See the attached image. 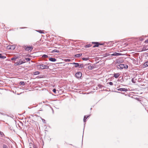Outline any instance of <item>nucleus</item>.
<instances>
[{
  "mask_svg": "<svg viewBox=\"0 0 148 148\" xmlns=\"http://www.w3.org/2000/svg\"><path fill=\"white\" fill-rule=\"evenodd\" d=\"M40 69H47L49 68V66L47 64H41L38 65L37 66Z\"/></svg>",
  "mask_w": 148,
  "mask_h": 148,
  "instance_id": "obj_1",
  "label": "nucleus"
},
{
  "mask_svg": "<svg viewBox=\"0 0 148 148\" xmlns=\"http://www.w3.org/2000/svg\"><path fill=\"white\" fill-rule=\"evenodd\" d=\"M24 48L25 49V50L26 51H31L33 49V47L32 46L26 45L24 47Z\"/></svg>",
  "mask_w": 148,
  "mask_h": 148,
  "instance_id": "obj_2",
  "label": "nucleus"
},
{
  "mask_svg": "<svg viewBox=\"0 0 148 148\" xmlns=\"http://www.w3.org/2000/svg\"><path fill=\"white\" fill-rule=\"evenodd\" d=\"M16 47L14 45H9L6 48L8 50H14Z\"/></svg>",
  "mask_w": 148,
  "mask_h": 148,
  "instance_id": "obj_3",
  "label": "nucleus"
},
{
  "mask_svg": "<svg viewBox=\"0 0 148 148\" xmlns=\"http://www.w3.org/2000/svg\"><path fill=\"white\" fill-rule=\"evenodd\" d=\"M82 73L81 72H78L75 74L76 77L78 79L80 78L82 76Z\"/></svg>",
  "mask_w": 148,
  "mask_h": 148,
  "instance_id": "obj_4",
  "label": "nucleus"
},
{
  "mask_svg": "<svg viewBox=\"0 0 148 148\" xmlns=\"http://www.w3.org/2000/svg\"><path fill=\"white\" fill-rule=\"evenodd\" d=\"M25 62H23V61H21V60H20L16 62L15 63V65H19Z\"/></svg>",
  "mask_w": 148,
  "mask_h": 148,
  "instance_id": "obj_5",
  "label": "nucleus"
},
{
  "mask_svg": "<svg viewBox=\"0 0 148 148\" xmlns=\"http://www.w3.org/2000/svg\"><path fill=\"white\" fill-rule=\"evenodd\" d=\"M92 44H95V45L93 46V48L98 47L99 45H101V44H100L98 42H92Z\"/></svg>",
  "mask_w": 148,
  "mask_h": 148,
  "instance_id": "obj_6",
  "label": "nucleus"
},
{
  "mask_svg": "<svg viewBox=\"0 0 148 148\" xmlns=\"http://www.w3.org/2000/svg\"><path fill=\"white\" fill-rule=\"evenodd\" d=\"M122 55V54L120 53H116V52L114 53H113V54H111V56H120V55Z\"/></svg>",
  "mask_w": 148,
  "mask_h": 148,
  "instance_id": "obj_7",
  "label": "nucleus"
},
{
  "mask_svg": "<svg viewBox=\"0 0 148 148\" xmlns=\"http://www.w3.org/2000/svg\"><path fill=\"white\" fill-rule=\"evenodd\" d=\"M118 91H126L127 90V89L124 88H120L117 89Z\"/></svg>",
  "mask_w": 148,
  "mask_h": 148,
  "instance_id": "obj_8",
  "label": "nucleus"
},
{
  "mask_svg": "<svg viewBox=\"0 0 148 148\" xmlns=\"http://www.w3.org/2000/svg\"><path fill=\"white\" fill-rule=\"evenodd\" d=\"M147 66H148V61L145 62L143 65V68H145Z\"/></svg>",
  "mask_w": 148,
  "mask_h": 148,
  "instance_id": "obj_9",
  "label": "nucleus"
},
{
  "mask_svg": "<svg viewBox=\"0 0 148 148\" xmlns=\"http://www.w3.org/2000/svg\"><path fill=\"white\" fill-rule=\"evenodd\" d=\"M125 65V64H119V67H118V68H120L121 69H123V68H124V66Z\"/></svg>",
  "mask_w": 148,
  "mask_h": 148,
  "instance_id": "obj_10",
  "label": "nucleus"
},
{
  "mask_svg": "<svg viewBox=\"0 0 148 148\" xmlns=\"http://www.w3.org/2000/svg\"><path fill=\"white\" fill-rule=\"evenodd\" d=\"M71 64L73 65H75L74 66L75 67H76L79 66V64L78 63H75V62H73Z\"/></svg>",
  "mask_w": 148,
  "mask_h": 148,
  "instance_id": "obj_11",
  "label": "nucleus"
},
{
  "mask_svg": "<svg viewBox=\"0 0 148 148\" xmlns=\"http://www.w3.org/2000/svg\"><path fill=\"white\" fill-rule=\"evenodd\" d=\"M49 60L51 61L55 62L56 61V60L55 58H50L49 59Z\"/></svg>",
  "mask_w": 148,
  "mask_h": 148,
  "instance_id": "obj_12",
  "label": "nucleus"
},
{
  "mask_svg": "<svg viewBox=\"0 0 148 148\" xmlns=\"http://www.w3.org/2000/svg\"><path fill=\"white\" fill-rule=\"evenodd\" d=\"M119 75L120 74L119 73H117L114 74V76L115 78H117Z\"/></svg>",
  "mask_w": 148,
  "mask_h": 148,
  "instance_id": "obj_13",
  "label": "nucleus"
},
{
  "mask_svg": "<svg viewBox=\"0 0 148 148\" xmlns=\"http://www.w3.org/2000/svg\"><path fill=\"white\" fill-rule=\"evenodd\" d=\"M54 52L59 53V51H58V50L55 49V50H53L51 51V53H54Z\"/></svg>",
  "mask_w": 148,
  "mask_h": 148,
  "instance_id": "obj_14",
  "label": "nucleus"
},
{
  "mask_svg": "<svg viewBox=\"0 0 148 148\" xmlns=\"http://www.w3.org/2000/svg\"><path fill=\"white\" fill-rule=\"evenodd\" d=\"M0 135L1 136V137H3L4 136H5V135H4L3 133L2 132H1L0 131Z\"/></svg>",
  "mask_w": 148,
  "mask_h": 148,
  "instance_id": "obj_15",
  "label": "nucleus"
},
{
  "mask_svg": "<svg viewBox=\"0 0 148 148\" xmlns=\"http://www.w3.org/2000/svg\"><path fill=\"white\" fill-rule=\"evenodd\" d=\"M82 53L78 54L75 55V57H79L82 56Z\"/></svg>",
  "mask_w": 148,
  "mask_h": 148,
  "instance_id": "obj_16",
  "label": "nucleus"
},
{
  "mask_svg": "<svg viewBox=\"0 0 148 148\" xmlns=\"http://www.w3.org/2000/svg\"><path fill=\"white\" fill-rule=\"evenodd\" d=\"M18 58V57L16 56H15L14 58H12L11 60H15L17 59Z\"/></svg>",
  "mask_w": 148,
  "mask_h": 148,
  "instance_id": "obj_17",
  "label": "nucleus"
},
{
  "mask_svg": "<svg viewBox=\"0 0 148 148\" xmlns=\"http://www.w3.org/2000/svg\"><path fill=\"white\" fill-rule=\"evenodd\" d=\"M40 74V72L38 71L34 73V75H38Z\"/></svg>",
  "mask_w": 148,
  "mask_h": 148,
  "instance_id": "obj_18",
  "label": "nucleus"
},
{
  "mask_svg": "<svg viewBox=\"0 0 148 148\" xmlns=\"http://www.w3.org/2000/svg\"><path fill=\"white\" fill-rule=\"evenodd\" d=\"M88 117V116H85L84 117V122L86 121V120Z\"/></svg>",
  "mask_w": 148,
  "mask_h": 148,
  "instance_id": "obj_19",
  "label": "nucleus"
},
{
  "mask_svg": "<svg viewBox=\"0 0 148 148\" xmlns=\"http://www.w3.org/2000/svg\"><path fill=\"white\" fill-rule=\"evenodd\" d=\"M6 58V57L5 56H2L1 54H0V58L4 59L5 58Z\"/></svg>",
  "mask_w": 148,
  "mask_h": 148,
  "instance_id": "obj_20",
  "label": "nucleus"
},
{
  "mask_svg": "<svg viewBox=\"0 0 148 148\" xmlns=\"http://www.w3.org/2000/svg\"><path fill=\"white\" fill-rule=\"evenodd\" d=\"M92 46V44H88L86 45V47H89Z\"/></svg>",
  "mask_w": 148,
  "mask_h": 148,
  "instance_id": "obj_21",
  "label": "nucleus"
},
{
  "mask_svg": "<svg viewBox=\"0 0 148 148\" xmlns=\"http://www.w3.org/2000/svg\"><path fill=\"white\" fill-rule=\"evenodd\" d=\"M42 58H47V57H48V56H47V55H45V54H44V55H43L42 56Z\"/></svg>",
  "mask_w": 148,
  "mask_h": 148,
  "instance_id": "obj_22",
  "label": "nucleus"
},
{
  "mask_svg": "<svg viewBox=\"0 0 148 148\" xmlns=\"http://www.w3.org/2000/svg\"><path fill=\"white\" fill-rule=\"evenodd\" d=\"M88 58H82V60H88Z\"/></svg>",
  "mask_w": 148,
  "mask_h": 148,
  "instance_id": "obj_23",
  "label": "nucleus"
},
{
  "mask_svg": "<svg viewBox=\"0 0 148 148\" xmlns=\"http://www.w3.org/2000/svg\"><path fill=\"white\" fill-rule=\"evenodd\" d=\"M38 32L40 33H44V31H42V30H38Z\"/></svg>",
  "mask_w": 148,
  "mask_h": 148,
  "instance_id": "obj_24",
  "label": "nucleus"
},
{
  "mask_svg": "<svg viewBox=\"0 0 148 148\" xmlns=\"http://www.w3.org/2000/svg\"><path fill=\"white\" fill-rule=\"evenodd\" d=\"M124 68L125 69H127L128 68V66L127 65L125 64V65L124 66Z\"/></svg>",
  "mask_w": 148,
  "mask_h": 148,
  "instance_id": "obj_25",
  "label": "nucleus"
},
{
  "mask_svg": "<svg viewBox=\"0 0 148 148\" xmlns=\"http://www.w3.org/2000/svg\"><path fill=\"white\" fill-rule=\"evenodd\" d=\"M21 84L24 85H25V83L23 82H20Z\"/></svg>",
  "mask_w": 148,
  "mask_h": 148,
  "instance_id": "obj_26",
  "label": "nucleus"
},
{
  "mask_svg": "<svg viewBox=\"0 0 148 148\" xmlns=\"http://www.w3.org/2000/svg\"><path fill=\"white\" fill-rule=\"evenodd\" d=\"M25 59L26 61H30L31 60V59L30 58H25Z\"/></svg>",
  "mask_w": 148,
  "mask_h": 148,
  "instance_id": "obj_27",
  "label": "nucleus"
},
{
  "mask_svg": "<svg viewBox=\"0 0 148 148\" xmlns=\"http://www.w3.org/2000/svg\"><path fill=\"white\" fill-rule=\"evenodd\" d=\"M145 43H148V39L146 40L145 41Z\"/></svg>",
  "mask_w": 148,
  "mask_h": 148,
  "instance_id": "obj_28",
  "label": "nucleus"
},
{
  "mask_svg": "<svg viewBox=\"0 0 148 148\" xmlns=\"http://www.w3.org/2000/svg\"><path fill=\"white\" fill-rule=\"evenodd\" d=\"M109 84L110 85H113V83L112 82H110L109 83Z\"/></svg>",
  "mask_w": 148,
  "mask_h": 148,
  "instance_id": "obj_29",
  "label": "nucleus"
},
{
  "mask_svg": "<svg viewBox=\"0 0 148 148\" xmlns=\"http://www.w3.org/2000/svg\"><path fill=\"white\" fill-rule=\"evenodd\" d=\"M3 148H8L7 146L5 145H3Z\"/></svg>",
  "mask_w": 148,
  "mask_h": 148,
  "instance_id": "obj_30",
  "label": "nucleus"
},
{
  "mask_svg": "<svg viewBox=\"0 0 148 148\" xmlns=\"http://www.w3.org/2000/svg\"><path fill=\"white\" fill-rule=\"evenodd\" d=\"M53 92L55 93H56V90L55 89H53Z\"/></svg>",
  "mask_w": 148,
  "mask_h": 148,
  "instance_id": "obj_31",
  "label": "nucleus"
},
{
  "mask_svg": "<svg viewBox=\"0 0 148 148\" xmlns=\"http://www.w3.org/2000/svg\"><path fill=\"white\" fill-rule=\"evenodd\" d=\"M70 61H71V60L69 59H67L66 60V61H68V62H70Z\"/></svg>",
  "mask_w": 148,
  "mask_h": 148,
  "instance_id": "obj_32",
  "label": "nucleus"
},
{
  "mask_svg": "<svg viewBox=\"0 0 148 148\" xmlns=\"http://www.w3.org/2000/svg\"><path fill=\"white\" fill-rule=\"evenodd\" d=\"M92 67V66H88V68L89 69H91Z\"/></svg>",
  "mask_w": 148,
  "mask_h": 148,
  "instance_id": "obj_33",
  "label": "nucleus"
},
{
  "mask_svg": "<svg viewBox=\"0 0 148 148\" xmlns=\"http://www.w3.org/2000/svg\"><path fill=\"white\" fill-rule=\"evenodd\" d=\"M38 42H36V43H37V44H38Z\"/></svg>",
  "mask_w": 148,
  "mask_h": 148,
  "instance_id": "obj_34",
  "label": "nucleus"
}]
</instances>
